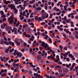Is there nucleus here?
I'll return each mask as SVG.
<instances>
[{
    "instance_id": "f257e3e1",
    "label": "nucleus",
    "mask_w": 78,
    "mask_h": 78,
    "mask_svg": "<svg viewBox=\"0 0 78 78\" xmlns=\"http://www.w3.org/2000/svg\"><path fill=\"white\" fill-rule=\"evenodd\" d=\"M41 46L43 47H44L46 50H47V48L48 47V44H45V43L44 42H43L41 44Z\"/></svg>"
},
{
    "instance_id": "f03ea898",
    "label": "nucleus",
    "mask_w": 78,
    "mask_h": 78,
    "mask_svg": "<svg viewBox=\"0 0 78 78\" xmlns=\"http://www.w3.org/2000/svg\"><path fill=\"white\" fill-rule=\"evenodd\" d=\"M37 60L39 62H42V58H41V55H38L37 56Z\"/></svg>"
},
{
    "instance_id": "7ed1b4c3",
    "label": "nucleus",
    "mask_w": 78,
    "mask_h": 78,
    "mask_svg": "<svg viewBox=\"0 0 78 78\" xmlns=\"http://www.w3.org/2000/svg\"><path fill=\"white\" fill-rule=\"evenodd\" d=\"M16 54L17 55V56L15 57L16 58H17L18 57H20V58L22 57V53H21L17 52Z\"/></svg>"
},
{
    "instance_id": "20e7f679",
    "label": "nucleus",
    "mask_w": 78,
    "mask_h": 78,
    "mask_svg": "<svg viewBox=\"0 0 78 78\" xmlns=\"http://www.w3.org/2000/svg\"><path fill=\"white\" fill-rule=\"evenodd\" d=\"M73 34L75 35V37L76 39H78V32L76 31L75 32L73 33Z\"/></svg>"
},
{
    "instance_id": "39448f33",
    "label": "nucleus",
    "mask_w": 78,
    "mask_h": 78,
    "mask_svg": "<svg viewBox=\"0 0 78 78\" xmlns=\"http://www.w3.org/2000/svg\"><path fill=\"white\" fill-rule=\"evenodd\" d=\"M9 7H10L11 9H13V10H16V7L13 4H11V5H9Z\"/></svg>"
},
{
    "instance_id": "423d86ee",
    "label": "nucleus",
    "mask_w": 78,
    "mask_h": 78,
    "mask_svg": "<svg viewBox=\"0 0 78 78\" xmlns=\"http://www.w3.org/2000/svg\"><path fill=\"white\" fill-rule=\"evenodd\" d=\"M5 30L6 31L11 30H12V28L10 26H6L5 27Z\"/></svg>"
},
{
    "instance_id": "0eeeda50",
    "label": "nucleus",
    "mask_w": 78,
    "mask_h": 78,
    "mask_svg": "<svg viewBox=\"0 0 78 78\" xmlns=\"http://www.w3.org/2000/svg\"><path fill=\"white\" fill-rule=\"evenodd\" d=\"M21 0H17V2H15V5H19V4H21L22 3L20 2Z\"/></svg>"
},
{
    "instance_id": "6e6552de",
    "label": "nucleus",
    "mask_w": 78,
    "mask_h": 78,
    "mask_svg": "<svg viewBox=\"0 0 78 78\" xmlns=\"http://www.w3.org/2000/svg\"><path fill=\"white\" fill-rule=\"evenodd\" d=\"M9 20H9V24H12V23H13V22H14V20H11L10 19H9Z\"/></svg>"
},
{
    "instance_id": "1a4fd4ad",
    "label": "nucleus",
    "mask_w": 78,
    "mask_h": 78,
    "mask_svg": "<svg viewBox=\"0 0 78 78\" xmlns=\"http://www.w3.org/2000/svg\"><path fill=\"white\" fill-rule=\"evenodd\" d=\"M48 59H51L52 58V59H55V57L53 56V55H51L50 56H48Z\"/></svg>"
},
{
    "instance_id": "9d476101",
    "label": "nucleus",
    "mask_w": 78,
    "mask_h": 78,
    "mask_svg": "<svg viewBox=\"0 0 78 78\" xmlns=\"http://www.w3.org/2000/svg\"><path fill=\"white\" fill-rule=\"evenodd\" d=\"M71 21V19H69L68 20H66V21H65L66 22V23H70V21Z\"/></svg>"
},
{
    "instance_id": "9b49d317",
    "label": "nucleus",
    "mask_w": 78,
    "mask_h": 78,
    "mask_svg": "<svg viewBox=\"0 0 78 78\" xmlns=\"http://www.w3.org/2000/svg\"><path fill=\"white\" fill-rule=\"evenodd\" d=\"M13 31L15 32V34H17V28L15 27H14Z\"/></svg>"
},
{
    "instance_id": "f8f14e48",
    "label": "nucleus",
    "mask_w": 78,
    "mask_h": 78,
    "mask_svg": "<svg viewBox=\"0 0 78 78\" xmlns=\"http://www.w3.org/2000/svg\"><path fill=\"white\" fill-rule=\"evenodd\" d=\"M36 9L37 10V11H39V10H41V9H42V8L41 7H38L37 8H36Z\"/></svg>"
},
{
    "instance_id": "ddd939ff",
    "label": "nucleus",
    "mask_w": 78,
    "mask_h": 78,
    "mask_svg": "<svg viewBox=\"0 0 78 78\" xmlns=\"http://www.w3.org/2000/svg\"><path fill=\"white\" fill-rule=\"evenodd\" d=\"M60 76H62V77L63 76H64V75H65V73H60Z\"/></svg>"
},
{
    "instance_id": "4468645a",
    "label": "nucleus",
    "mask_w": 78,
    "mask_h": 78,
    "mask_svg": "<svg viewBox=\"0 0 78 78\" xmlns=\"http://www.w3.org/2000/svg\"><path fill=\"white\" fill-rule=\"evenodd\" d=\"M35 2V0H33L32 1H30L29 2V4H33V3Z\"/></svg>"
},
{
    "instance_id": "2eb2a0df",
    "label": "nucleus",
    "mask_w": 78,
    "mask_h": 78,
    "mask_svg": "<svg viewBox=\"0 0 78 78\" xmlns=\"http://www.w3.org/2000/svg\"><path fill=\"white\" fill-rule=\"evenodd\" d=\"M19 17H20V19L21 20H23V19H24L25 18V17H24V16H22V15H20L19 16Z\"/></svg>"
},
{
    "instance_id": "dca6fc26",
    "label": "nucleus",
    "mask_w": 78,
    "mask_h": 78,
    "mask_svg": "<svg viewBox=\"0 0 78 78\" xmlns=\"http://www.w3.org/2000/svg\"><path fill=\"white\" fill-rule=\"evenodd\" d=\"M19 69V67H16V68L14 70V72H17Z\"/></svg>"
},
{
    "instance_id": "f3484780",
    "label": "nucleus",
    "mask_w": 78,
    "mask_h": 78,
    "mask_svg": "<svg viewBox=\"0 0 78 78\" xmlns=\"http://www.w3.org/2000/svg\"><path fill=\"white\" fill-rule=\"evenodd\" d=\"M26 31L27 33H29L30 34H31V31H30V29L28 28L27 30H26Z\"/></svg>"
},
{
    "instance_id": "a211bd4d",
    "label": "nucleus",
    "mask_w": 78,
    "mask_h": 78,
    "mask_svg": "<svg viewBox=\"0 0 78 78\" xmlns=\"http://www.w3.org/2000/svg\"><path fill=\"white\" fill-rule=\"evenodd\" d=\"M4 3L5 4H8V3H10L11 2L9 1H4Z\"/></svg>"
},
{
    "instance_id": "6ab92c4d",
    "label": "nucleus",
    "mask_w": 78,
    "mask_h": 78,
    "mask_svg": "<svg viewBox=\"0 0 78 78\" xmlns=\"http://www.w3.org/2000/svg\"><path fill=\"white\" fill-rule=\"evenodd\" d=\"M9 48H8L7 49H6L5 50V53H8V51H9Z\"/></svg>"
},
{
    "instance_id": "aec40b11",
    "label": "nucleus",
    "mask_w": 78,
    "mask_h": 78,
    "mask_svg": "<svg viewBox=\"0 0 78 78\" xmlns=\"http://www.w3.org/2000/svg\"><path fill=\"white\" fill-rule=\"evenodd\" d=\"M9 44L10 45H12V46H14V43L13 42H12L11 41L9 42Z\"/></svg>"
},
{
    "instance_id": "412c9836",
    "label": "nucleus",
    "mask_w": 78,
    "mask_h": 78,
    "mask_svg": "<svg viewBox=\"0 0 78 78\" xmlns=\"http://www.w3.org/2000/svg\"><path fill=\"white\" fill-rule=\"evenodd\" d=\"M25 36L26 37H31V35L30 34H26L25 35Z\"/></svg>"
},
{
    "instance_id": "4be33fe9",
    "label": "nucleus",
    "mask_w": 78,
    "mask_h": 78,
    "mask_svg": "<svg viewBox=\"0 0 78 78\" xmlns=\"http://www.w3.org/2000/svg\"><path fill=\"white\" fill-rule=\"evenodd\" d=\"M63 70L64 72H68V69L66 68H63Z\"/></svg>"
},
{
    "instance_id": "5701e85b",
    "label": "nucleus",
    "mask_w": 78,
    "mask_h": 78,
    "mask_svg": "<svg viewBox=\"0 0 78 78\" xmlns=\"http://www.w3.org/2000/svg\"><path fill=\"white\" fill-rule=\"evenodd\" d=\"M66 66L67 68H70V66H71V63H69V65L67 64Z\"/></svg>"
},
{
    "instance_id": "b1692460",
    "label": "nucleus",
    "mask_w": 78,
    "mask_h": 78,
    "mask_svg": "<svg viewBox=\"0 0 78 78\" xmlns=\"http://www.w3.org/2000/svg\"><path fill=\"white\" fill-rule=\"evenodd\" d=\"M22 29L20 28H19V29L17 31L18 33H19L20 34H22V32L20 31V30H21Z\"/></svg>"
},
{
    "instance_id": "393cba45",
    "label": "nucleus",
    "mask_w": 78,
    "mask_h": 78,
    "mask_svg": "<svg viewBox=\"0 0 78 78\" xmlns=\"http://www.w3.org/2000/svg\"><path fill=\"white\" fill-rule=\"evenodd\" d=\"M70 23H71V27H74V25H73V22L72 21H71L70 22Z\"/></svg>"
},
{
    "instance_id": "a878e982",
    "label": "nucleus",
    "mask_w": 78,
    "mask_h": 78,
    "mask_svg": "<svg viewBox=\"0 0 78 78\" xmlns=\"http://www.w3.org/2000/svg\"><path fill=\"white\" fill-rule=\"evenodd\" d=\"M14 48H12L9 50V52L10 53H12L13 51H14Z\"/></svg>"
},
{
    "instance_id": "bb28decb",
    "label": "nucleus",
    "mask_w": 78,
    "mask_h": 78,
    "mask_svg": "<svg viewBox=\"0 0 78 78\" xmlns=\"http://www.w3.org/2000/svg\"><path fill=\"white\" fill-rule=\"evenodd\" d=\"M69 57H70L71 58H73L74 57L73 55L71 54H69Z\"/></svg>"
},
{
    "instance_id": "cd10ccee",
    "label": "nucleus",
    "mask_w": 78,
    "mask_h": 78,
    "mask_svg": "<svg viewBox=\"0 0 78 78\" xmlns=\"http://www.w3.org/2000/svg\"><path fill=\"white\" fill-rule=\"evenodd\" d=\"M7 75V74L5 73H3L2 75H1V76L2 77H3V76H6Z\"/></svg>"
},
{
    "instance_id": "c85d7f7f",
    "label": "nucleus",
    "mask_w": 78,
    "mask_h": 78,
    "mask_svg": "<svg viewBox=\"0 0 78 78\" xmlns=\"http://www.w3.org/2000/svg\"><path fill=\"white\" fill-rule=\"evenodd\" d=\"M20 9L21 10V11H24V9H25V8L22 7L20 8Z\"/></svg>"
},
{
    "instance_id": "c756f323",
    "label": "nucleus",
    "mask_w": 78,
    "mask_h": 78,
    "mask_svg": "<svg viewBox=\"0 0 78 78\" xmlns=\"http://www.w3.org/2000/svg\"><path fill=\"white\" fill-rule=\"evenodd\" d=\"M59 47L60 50H62V48H63V47H62V46L61 45H59Z\"/></svg>"
},
{
    "instance_id": "7c9ffc66",
    "label": "nucleus",
    "mask_w": 78,
    "mask_h": 78,
    "mask_svg": "<svg viewBox=\"0 0 78 78\" xmlns=\"http://www.w3.org/2000/svg\"><path fill=\"white\" fill-rule=\"evenodd\" d=\"M25 12L23 11V16H26V17H28V16H27V15L25 14Z\"/></svg>"
},
{
    "instance_id": "2f4dec72",
    "label": "nucleus",
    "mask_w": 78,
    "mask_h": 78,
    "mask_svg": "<svg viewBox=\"0 0 78 78\" xmlns=\"http://www.w3.org/2000/svg\"><path fill=\"white\" fill-rule=\"evenodd\" d=\"M16 52H17V50H14V53H13V55L14 56H16Z\"/></svg>"
},
{
    "instance_id": "473e14b6",
    "label": "nucleus",
    "mask_w": 78,
    "mask_h": 78,
    "mask_svg": "<svg viewBox=\"0 0 78 78\" xmlns=\"http://www.w3.org/2000/svg\"><path fill=\"white\" fill-rule=\"evenodd\" d=\"M48 40L50 43H51L52 42V40L49 37Z\"/></svg>"
},
{
    "instance_id": "72a5a7b5",
    "label": "nucleus",
    "mask_w": 78,
    "mask_h": 78,
    "mask_svg": "<svg viewBox=\"0 0 78 78\" xmlns=\"http://www.w3.org/2000/svg\"><path fill=\"white\" fill-rule=\"evenodd\" d=\"M74 67H73V66H72V67H71L70 68V71H72V70H73V69Z\"/></svg>"
},
{
    "instance_id": "f704fd0d",
    "label": "nucleus",
    "mask_w": 78,
    "mask_h": 78,
    "mask_svg": "<svg viewBox=\"0 0 78 78\" xmlns=\"http://www.w3.org/2000/svg\"><path fill=\"white\" fill-rule=\"evenodd\" d=\"M56 41L58 43H60L61 42V40H58V39H56Z\"/></svg>"
},
{
    "instance_id": "c9c22d12",
    "label": "nucleus",
    "mask_w": 78,
    "mask_h": 78,
    "mask_svg": "<svg viewBox=\"0 0 78 78\" xmlns=\"http://www.w3.org/2000/svg\"><path fill=\"white\" fill-rule=\"evenodd\" d=\"M14 12L15 14H17V12L18 11V10H17L15 8V10H14Z\"/></svg>"
},
{
    "instance_id": "e433bc0d",
    "label": "nucleus",
    "mask_w": 78,
    "mask_h": 78,
    "mask_svg": "<svg viewBox=\"0 0 78 78\" xmlns=\"http://www.w3.org/2000/svg\"><path fill=\"white\" fill-rule=\"evenodd\" d=\"M56 57L57 58V59L58 62L60 61V60H59V55H57Z\"/></svg>"
},
{
    "instance_id": "4c0bfd02",
    "label": "nucleus",
    "mask_w": 78,
    "mask_h": 78,
    "mask_svg": "<svg viewBox=\"0 0 78 78\" xmlns=\"http://www.w3.org/2000/svg\"><path fill=\"white\" fill-rule=\"evenodd\" d=\"M61 1H59L58 2V3L57 4V5L58 6H59V4H61Z\"/></svg>"
},
{
    "instance_id": "58836bf2",
    "label": "nucleus",
    "mask_w": 78,
    "mask_h": 78,
    "mask_svg": "<svg viewBox=\"0 0 78 78\" xmlns=\"http://www.w3.org/2000/svg\"><path fill=\"white\" fill-rule=\"evenodd\" d=\"M5 66H7L8 67H10V65H9L7 63L5 64Z\"/></svg>"
},
{
    "instance_id": "ea45409f",
    "label": "nucleus",
    "mask_w": 78,
    "mask_h": 78,
    "mask_svg": "<svg viewBox=\"0 0 78 78\" xmlns=\"http://www.w3.org/2000/svg\"><path fill=\"white\" fill-rule=\"evenodd\" d=\"M4 42H5L4 41V40H2L1 42V44H4Z\"/></svg>"
},
{
    "instance_id": "a19ab883",
    "label": "nucleus",
    "mask_w": 78,
    "mask_h": 78,
    "mask_svg": "<svg viewBox=\"0 0 78 78\" xmlns=\"http://www.w3.org/2000/svg\"><path fill=\"white\" fill-rule=\"evenodd\" d=\"M19 76V75L17 74H16L15 76V78H17Z\"/></svg>"
},
{
    "instance_id": "79ce46f5",
    "label": "nucleus",
    "mask_w": 78,
    "mask_h": 78,
    "mask_svg": "<svg viewBox=\"0 0 78 78\" xmlns=\"http://www.w3.org/2000/svg\"><path fill=\"white\" fill-rule=\"evenodd\" d=\"M1 15H2V16H3V15L4 14V12H3L2 10L1 11Z\"/></svg>"
},
{
    "instance_id": "37998d69",
    "label": "nucleus",
    "mask_w": 78,
    "mask_h": 78,
    "mask_svg": "<svg viewBox=\"0 0 78 78\" xmlns=\"http://www.w3.org/2000/svg\"><path fill=\"white\" fill-rule=\"evenodd\" d=\"M55 68H58V69H61V67L59 66H55Z\"/></svg>"
},
{
    "instance_id": "c03bdc74",
    "label": "nucleus",
    "mask_w": 78,
    "mask_h": 78,
    "mask_svg": "<svg viewBox=\"0 0 78 78\" xmlns=\"http://www.w3.org/2000/svg\"><path fill=\"white\" fill-rule=\"evenodd\" d=\"M41 17H42L43 19H45V15H42L41 16Z\"/></svg>"
},
{
    "instance_id": "a18cd8bd",
    "label": "nucleus",
    "mask_w": 78,
    "mask_h": 78,
    "mask_svg": "<svg viewBox=\"0 0 78 78\" xmlns=\"http://www.w3.org/2000/svg\"><path fill=\"white\" fill-rule=\"evenodd\" d=\"M10 19H11V20H13V19H15V18H14V17L10 16Z\"/></svg>"
},
{
    "instance_id": "49530a36",
    "label": "nucleus",
    "mask_w": 78,
    "mask_h": 78,
    "mask_svg": "<svg viewBox=\"0 0 78 78\" xmlns=\"http://www.w3.org/2000/svg\"><path fill=\"white\" fill-rule=\"evenodd\" d=\"M63 35L65 37H68L67 36H66V34H63Z\"/></svg>"
},
{
    "instance_id": "de8ad7c7",
    "label": "nucleus",
    "mask_w": 78,
    "mask_h": 78,
    "mask_svg": "<svg viewBox=\"0 0 78 78\" xmlns=\"http://www.w3.org/2000/svg\"><path fill=\"white\" fill-rule=\"evenodd\" d=\"M5 45H9V43L8 42H7L6 41H5Z\"/></svg>"
},
{
    "instance_id": "09e8293b",
    "label": "nucleus",
    "mask_w": 78,
    "mask_h": 78,
    "mask_svg": "<svg viewBox=\"0 0 78 78\" xmlns=\"http://www.w3.org/2000/svg\"><path fill=\"white\" fill-rule=\"evenodd\" d=\"M56 44H57V42H56V41H55V42L53 43L54 45L55 46H56Z\"/></svg>"
},
{
    "instance_id": "8fccbe9b",
    "label": "nucleus",
    "mask_w": 78,
    "mask_h": 78,
    "mask_svg": "<svg viewBox=\"0 0 78 78\" xmlns=\"http://www.w3.org/2000/svg\"><path fill=\"white\" fill-rule=\"evenodd\" d=\"M16 42L17 43V45H20V42H17V41H16Z\"/></svg>"
},
{
    "instance_id": "3c124183",
    "label": "nucleus",
    "mask_w": 78,
    "mask_h": 78,
    "mask_svg": "<svg viewBox=\"0 0 78 78\" xmlns=\"http://www.w3.org/2000/svg\"><path fill=\"white\" fill-rule=\"evenodd\" d=\"M48 30H51V27L50 26H49L48 27Z\"/></svg>"
},
{
    "instance_id": "603ef678",
    "label": "nucleus",
    "mask_w": 78,
    "mask_h": 78,
    "mask_svg": "<svg viewBox=\"0 0 78 78\" xmlns=\"http://www.w3.org/2000/svg\"><path fill=\"white\" fill-rule=\"evenodd\" d=\"M48 35H45V37H44V39H45L47 40V38L48 37Z\"/></svg>"
},
{
    "instance_id": "864d4df0",
    "label": "nucleus",
    "mask_w": 78,
    "mask_h": 78,
    "mask_svg": "<svg viewBox=\"0 0 78 78\" xmlns=\"http://www.w3.org/2000/svg\"><path fill=\"white\" fill-rule=\"evenodd\" d=\"M36 41H35L34 42V43H33V46H34H34H35L34 44H36Z\"/></svg>"
},
{
    "instance_id": "5fc2aeb1",
    "label": "nucleus",
    "mask_w": 78,
    "mask_h": 78,
    "mask_svg": "<svg viewBox=\"0 0 78 78\" xmlns=\"http://www.w3.org/2000/svg\"><path fill=\"white\" fill-rule=\"evenodd\" d=\"M20 24V23L19 22H18V23L16 24V27H18V26H19V25Z\"/></svg>"
},
{
    "instance_id": "6e6d98bb",
    "label": "nucleus",
    "mask_w": 78,
    "mask_h": 78,
    "mask_svg": "<svg viewBox=\"0 0 78 78\" xmlns=\"http://www.w3.org/2000/svg\"><path fill=\"white\" fill-rule=\"evenodd\" d=\"M73 13L74 14H76L77 12H76V11H74L73 12Z\"/></svg>"
},
{
    "instance_id": "4d7b16f0",
    "label": "nucleus",
    "mask_w": 78,
    "mask_h": 78,
    "mask_svg": "<svg viewBox=\"0 0 78 78\" xmlns=\"http://www.w3.org/2000/svg\"><path fill=\"white\" fill-rule=\"evenodd\" d=\"M0 59H1V61L2 62H3V61H4V60L3 59V58H2V57L0 58Z\"/></svg>"
},
{
    "instance_id": "13d9d810",
    "label": "nucleus",
    "mask_w": 78,
    "mask_h": 78,
    "mask_svg": "<svg viewBox=\"0 0 78 78\" xmlns=\"http://www.w3.org/2000/svg\"><path fill=\"white\" fill-rule=\"evenodd\" d=\"M36 76H37V77H39L40 76H41V75L38 74V73H36Z\"/></svg>"
},
{
    "instance_id": "bf43d9fd",
    "label": "nucleus",
    "mask_w": 78,
    "mask_h": 78,
    "mask_svg": "<svg viewBox=\"0 0 78 78\" xmlns=\"http://www.w3.org/2000/svg\"><path fill=\"white\" fill-rule=\"evenodd\" d=\"M44 6V4H41V6L42 8H43Z\"/></svg>"
},
{
    "instance_id": "052dcab7",
    "label": "nucleus",
    "mask_w": 78,
    "mask_h": 78,
    "mask_svg": "<svg viewBox=\"0 0 78 78\" xmlns=\"http://www.w3.org/2000/svg\"><path fill=\"white\" fill-rule=\"evenodd\" d=\"M39 49L41 50V51H42V50H43V48L42 47H39Z\"/></svg>"
},
{
    "instance_id": "680f3d73",
    "label": "nucleus",
    "mask_w": 78,
    "mask_h": 78,
    "mask_svg": "<svg viewBox=\"0 0 78 78\" xmlns=\"http://www.w3.org/2000/svg\"><path fill=\"white\" fill-rule=\"evenodd\" d=\"M64 49L65 50H67V48L66 47H65L64 48Z\"/></svg>"
},
{
    "instance_id": "e2e57ef3",
    "label": "nucleus",
    "mask_w": 78,
    "mask_h": 78,
    "mask_svg": "<svg viewBox=\"0 0 78 78\" xmlns=\"http://www.w3.org/2000/svg\"><path fill=\"white\" fill-rule=\"evenodd\" d=\"M51 37H52V38H55V36L54 35H51Z\"/></svg>"
},
{
    "instance_id": "0e129e2a",
    "label": "nucleus",
    "mask_w": 78,
    "mask_h": 78,
    "mask_svg": "<svg viewBox=\"0 0 78 78\" xmlns=\"http://www.w3.org/2000/svg\"><path fill=\"white\" fill-rule=\"evenodd\" d=\"M70 58H66V61H68V62H69L70 61Z\"/></svg>"
},
{
    "instance_id": "69168bd1",
    "label": "nucleus",
    "mask_w": 78,
    "mask_h": 78,
    "mask_svg": "<svg viewBox=\"0 0 78 78\" xmlns=\"http://www.w3.org/2000/svg\"><path fill=\"white\" fill-rule=\"evenodd\" d=\"M46 18H48V14L47 13L45 16Z\"/></svg>"
},
{
    "instance_id": "338daca9",
    "label": "nucleus",
    "mask_w": 78,
    "mask_h": 78,
    "mask_svg": "<svg viewBox=\"0 0 78 78\" xmlns=\"http://www.w3.org/2000/svg\"><path fill=\"white\" fill-rule=\"evenodd\" d=\"M34 75L35 76L36 78H37V76H36V73H34Z\"/></svg>"
},
{
    "instance_id": "774afa93",
    "label": "nucleus",
    "mask_w": 78,
    "mask_h": 78,
    "mask_svg": "<svg viewBox=\"0 0 78 78\" xmlns=\"http://www.w3.org/2000/svg\"><path fill=\"white\" fill-rule=\"evenodd\" d=\"M2 16H1V17L3 18V17H6V15H3Z\"/></svg>"
}]
</instances>
